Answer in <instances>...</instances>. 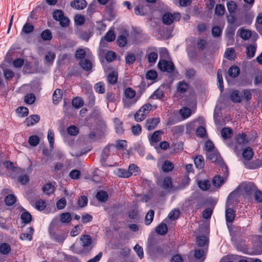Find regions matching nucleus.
<instances>
[{
	"label": "nucleus",
	"mask_w": 262,
	"mask_h": 262,
	"mask_svg": "<svg viewBox=\"0 0 262 262\" xmlns=\"http://www.w3.org/2000/svg\"><path fill=\"white\" fill-rule=\"evenodd\" d=\"M196 243L199 247L205 246L208 243V238L204 235L199 236L196 238Z\"/></svg>",
	"instance_id": "nucleus-55"
},
{
	"label": "nucleus",
	"mask_w": 262,
	"mask_h": 262,
	"mask_svg": "<svg viewBox=\"0 0 262 262\" xmlns=\"http://www.w3.org/2000/svg\"><path fill=\"white\" fill-rule=\"evenodd\" d=\"M240 190L244 191V197L249 198L251 196L257 188L253 182H246L243 183L239 187Z\"/></svg>",
	"instance_id": "nucleus-7"
},
{
	"label": "nucleus",
	"mask_w": 262,
	"mask_h": 262,
	"mask_svg": "<svg viewBox=\"0 0 262 262\" xmlns=\"http://www.w3.org/2000/svg\"><path fill=\"white\" fill-rule=\"evenodd\" d=\"M237 34H238L240 37L244 40L248 39L252 35L250 31L246 30L244 28H240L237 31Z\"/></svg>",
	"instance_id": "nucleus-25"
},
{
	"label": "nucleus",
	"mask_w": 262,
	"mask_h": 262,
	"mask_svg": "<svg viewBox=\"0 0 262 262\" xmlns=\"http://www.w3.org/2000/svg\"><path fill=\"white\" fill-rule=\"evenodd\" d=\"M239 196L240 188L238 187L229 194L226 201V206H232L235 202L238 201Z\"/></svg>",
	"instance_id": "nucleus-12"
},
{
	"label": "nucleus",
	"mask_w": 262,
	"mask_h": 262,
	"mask_svg": "<svg viewBox=\"0 0 262 262\" xmlns=\"http://www.w3.org/2000/svg\"><path fill=\"white\" fill-rule=\"evenodd\" d=\"M96 198L101 202H105L108 198V194L105 191L101 190L96 194Z\"/></svg>",
	"instance_id": "nucleus-43"
},
{
	"label": "nucleus",
	"mask_w": 262,
	"mask_h": 262,
	"mask_svg": "<svg viewBox=\"0 0 262 262\" xmlns=\"http://www.w3.org/2000/svg\"><path fill=\"white\" fill-rule=\"evenodd\" d=\"M62 96V91L60 89H56L52 96L53 102L54 104L57 105L61 100Z\"/></svg>",
	"instance_id": "nucleus-20"
},
{
	"label": "nucleus",
	"mask_w": 262,
	"mask_h": 262,
	"mask_svg": "<svg viewBox=\"0 0 262 262\" xmlns=\"http://www.w3.org/2000/svg\"><path fill=\"white\" fill-rule=\"evenodd\" d=\"M154 214L155 212L153 210L150 209L148 211L145 217V224L146 225H149L151 224L153 221Z\"/></svg>",
	"instance_id": "nucleus-44"
},
{
	"label": "nucleus",
	"mask_w": 262,
	"mask_h": 262,
	"mask_svg": "<svg viewBox=\"0 0 262 262\" xmlns=\"http://www.w3.org/2000/svg\"><path fill=\"white\" fill-rule=\"evenodd\" d=\"M11 250L10 245L7 243H2L0 245V252L4 255L8 254Z\"/></svg>",
	"instance_id": "nucleus-53"
},
{
	"label": "nucleus",
	"mask_w": 262,
	"mask_h": 262,
	"mask_svg": "<svg viewBox=\"0 0 262 262\" xmlns=\"http://www.w3.org/2000/svg\"><path fill=\"white\" fill-rule=\"evenodd\" d=\"M117 45L121 47H124L127 44V38L123 35H119L117 39Z\"/></svg>",
	"instance_id": "nucleus-58"
},
{
	"label": "nucleus",
	"mask_w": 262,
	"mask_h": 262,
	"mask_svg": "<svg viewBox=\"0 0 262 262\" xmlns=\"http://www.w3.org/2000/svg\"><path fill=\"white\" fill-rule=\"evenodd\" d=\"M240 70L239 68L237 66H232L228 70V74L229 75L233 78L236 77L239 74Z\"/></svg>",
	"instance_id": "nucleus-38"
},
{
	"label": "nucleus",
	"mask_w": 262,
	"mask_h": 262,
	"mask_svg": "<svg viewBox=\"0 0 262 262\" xmlns=\"http://www.w3.org/2000/svg\"><path fill=\"white\" fill-rule=\"evenodd\" d=\"M148 251L153 254L160 255L163 253V248L154 239L149 241L147 246Z\"/></svg>",
	"instance_id": "nucleus-8"
},
{
	"label": "nucleus",
	"mask_w": 262,
	"mask_h": 262,
	"mask_svg": "<svg viewBox=\"0 0 262 262\" xmlns=\"http://www.w3.org/2000/svg\"><path fill=\"white\" fill-rule=\"evenodd\" d=\"M79 64L81 68L85 71H89L92 68V62L89 59H85L81 60Z\"/></svg>",
	"instance_id": "nucleus-37"
},
{
	"label": "nucleus",
	"mask_w": 262,
	"mask_h": 262,
	"mask_svg": "<svg viewBox=\"0 0 262 262\" xmlns=\"http://www.w3.org/2000/svg\"><path fill=\"white\" fill-rule=\"evenodd\" d=\"M149 9V5L143 1L135 7V13L137 15H145Z\"/></svg>",
	"instance_id": "nucleus-13"
},
{
	"label": "nucleus",
	"mask_w": 262,
	"mask_h": 262,
	"mask_svg": "<svg viewBox=\"0 0 262 262\" xmlns=\"http://www.w3.org/2000/svg\"><path fill=\"white\" fill-rule=\"evenodd\" d=\"M256 52V46L253 44H249L246 48V54L249 58H252L254 56Z\"/></svg>",
	"instance_id": "nucleus-33"
},
{
	"label": "nucleus",
	"mask_w": 262,
	"mask_h": 262,
	"mask_svg": "<svg viewBox=\"0 0 262 262\" xmlns=\"http://www.w3.org/2000/svg\"><path fill=\"white\" fill-rule=\"evenodd\" d=\"M94 89L96 92L99 94H103L105 92V85L102 82H99L95 84Z\"/></svg>",
	"instance_id": "nucleus-56"
},
{
	"label": "nucleus",
	"mask_w": 262,
	"mask_h": 262,
	"mask_svg": "<svg viewBox=\"0 0 262 262\" xmlns=\"http://www.w3.org/2000/svg\"><path fill=\"white\" fill-rule=\"evenodd\" d=\"M226 11L224 5L217 4L214 9V14L216 16H223Z\"/></svg>",
	"instance_id": "nucleus-30"
},
{
	"label": "nucleus",
	"mask_w": 262,
	"mask_h": 262,
	"mask_svg": "<svg viewBox=\"0 0 262 262\" xmlns=\"http://www.w3.org/2000/svg\"><path fill=\"white\" fill-rule=\"evenodd\" d=\"M116 35L113 31L110 30L108 31L103 39H101L100 42V45H102L103 39L108 42H111L115 40Z\"/></svg>",
	"instance_id": "nucleus-32"
},
{
	"label": "nucleus",
	"mask_w": 262,
	"mask_h": 262,
	"mask_svg": "<svg viewBox=\"0 0 262 262\" xmlns=\"http://www.w3.org/2000/svg\"><path fill=\"white\" fill-rule=\"evenodd\" d=\"M207 159L211 160L212 162L220 163L222 170L225 172H228V167L227 165L222 162L220 161L221 157L217 151H209L206 153Z\"/></svg>",
	"instance_id": "nucleus-6"
},
{
	"label": "nucleus",
	"mask_w": 262,
	"mask_h": 262,
	"mask_svg": "<svg viewBox=\"0 0 262 262\" xmlns=\"http://www.w3.org/2000/svg\"><path fill=\"white\" fill-rule=\"evenodd\" d=\"M163 132L161 130L155 131L149 138V141L151 145L154 143H157L161 140L160 135L163 134Z\"/></svg>",
	"instance_id": "nucleus-21"
},
{
	"label": "nucleus",
	"mask_w": 262,
	"mask_h": 262,
	"mask_svg": "<svg viewBox=\"0 0 262 262\" xmlns=\"http://www.w3.org/2000/svg\"><path fill=\"white\" fill-rule=\"evenodd\" d=\"M83 100L79 97H76L72 100V105L76 108H79L83 105Z\"/></svg>",
	"instance_id": "nucleus-59"
},
{
	"label": "nucleus",
	"mask_w": 262,
	"mask_h": 262,
	"mask_svg": "<svg viewBox=\"0 0 262 262\" xmlns=\"http://www.w3.org/2000/svg\"><path fill=\"white\" fill-rule=\"evenodd\" d=\"M107 81L109 83L112 84H115L118 81V74L116 72H112L107 76Z\"/></svg>",
	"instance_id": "nucleus-34"
},
{
	"label": "nucleus",
	"mask_w": 262,
	"mask_h": 262,
	"mask_svg": "<svg viewBox=\"0 0 262 262\" xmlns=\"http://www.w3.org/2000/svg\"><path fill=\"white\" fill-rule=\"evenodd\" d=\"M217 80L218 81V88L222 92L224 90L223 79L222 76V72L221 69H219L217 72Z\"/></svg>",
	"instance_id": "nucleus-36"
},
{
	"label": "nucleus",
	"mask_w": 262,
	"mask_h": 262,
	"mask_svg": "<svg viewBox=\"0 0 262 262\" xmlns=\"http://www.w3.org/2000/svg\"><path fill=\"white\" fill-rule=\"evenodd\" d=\"M159 118L149 119L146 120L145 127L148 130L154 129L160 122Z\"/></svg>",
	"instance_id": "nucleus-16"
},
{
	"label": "nucleus",
	"mask_w": 262,
	"mask_h": 262,
	"mask_svg": "<svg viewBox=\"0 0 262 262\" xmlns=\"http://www.w3.org/2000/svg\"><path fill=\"white\" fill-rule=\"evenodd\" d=\"M115 173L116 176L120 178H128L130 177V174L128 171V170L122 168H118L115 171Z\"/></svg>",
	"instance_id": "nucleus-27"
},
{
	"label": "nucleus",
	"mask_w": 262,
	"mask_h": 262,
	"mask_svg": "<svg viewBox=\"0 0 262 262\" xmlns=\"http://www.w3.org/2000/svg\"><path fill=\"white\" fill-rule=\"evenodd\" d=\"M87 3L85 0H74L71 2L70 6L76 9L82 10L86 7Z\"/></svg>",
	"instance_id": "nucleus-17"
},
{
	"label": "nucleus",
	"mask_w": 262,
	"mask_h": 262,
	"mask_svg": "<svg viewBox=\"0 0 262 262\" xmlns=\"http://www.w3.org/2000/svg\"><path fill=\"white\" fill-rule=\"evenodd\" d=\"M16 202V198L14 194H8L5 198V202L7 206H11Z\"/></svg>",
	"instance_id": "nucleus-40"
},
{
	"label": "nucleus",
	"mask_w": 262,
	"mask_h": 262,
	"mask_svg": "<svg viewBox=\"0 0 262 262\" xmlns=\"http://www.w3.org/2000/svg\"><path fill=\"white\" fill-rule=\"evenodd\" d=\"M248 142L247 135L243 133L237 135L235 142H230L227 143V146L233 149L235 153L238 154Z\"/></svg>",
	"instance_id": "nucleus-2"
},
{
	"label": "nucleus",
	"mask_w": 262,
	"mask_h": 262,
	"mask_svg": "<svg viewBox=\"0 0 262 262\" xmlns=\"http://www.w3.org/2000/svg\"><path fill=\"white\" fill-rule=\"evenodd\" d=\"M164 97V93L163 91L159 88L153 93V94L150 96L149 98L160 100Z\"/></svg>",
	"instance_id": "nucleus-35"
},
{
	"label": "nucleus",
	"mask_w": 262,
	"mask_h": 262,
	"mask_svg": "<svg viewBox=\"0 0 262 262\" xmlns=\"http://www.w3.org/2000/svg\"><path fill=\"white\" fill-rule=\"evenodd\" d=\"M112 146L107 145L102 150L100 162L103 166H105L106 161L110 154V148Z\"/></svg>",
	"instance_id": "nucleus-19"
},
{
	"label": "nucleus",
	"mask_w": 262,
	"mask_h": 262,
	"mask_svg": "<svg viewBox=\"0 0 262 262\" xmlns=\"http://www.w3.org/2000/svg\"><path fill=\"white\" fill-rule=\"evenodd\" d=\"M51 237L57 243H63L66 238L67 234L62 232H53L51 233Z\"/></svg>",
	"instance_id": "nucleus-18"
},
{
	"label": "nucleus",
	"mask_w": 262,
	"mask_h": 262,
	"mask_svg": "<svg viewBox=\"0 0 262 262\" xmlns=\"http://www.w3.org/2000/svg\"><path fill=\"white\" fill-rule=\"evenodd\" d=\"M116 53L113 51H108L105 55V58L107 62H111L116 59Z\"/></svg>",
	"instance_id": "nucleus-63"
},
{
	"label": "nucleus",
	"mask_w": 262,
	"mask_h": 262,
	"mask_svg": "<svg viewBox=\"0 0 262 262\" xmlns=\"http://www.w3.org/2000/svg\"><path fill=\"white\" fill-rule=\"evenodd\" d=\"M156 231L160 235H165L168 231V227L166 224L162 223L156 228Z\"/></svg>",
	"instance_id": "nucleus-31"
},
{
	"label": "nucleus",
	"mask_w": 262,
	"mask_h": 262,
	"mask_svg": "<svg viewBox=\"0 0 262 262\" xmlns=\"http://www.w3.org/2000/svg\"><path fill=\"white\" fill-rule=\"evenodd\" d=\"M33 196L34 193H30L28 194L27 195V199L32 204L37 210L39 211L43 210L46 207V203L43 200H39L37 201L36 202L33 203Z\"/></svg>",
	"instance_id": "nucleus-11"
},
{
	"label": "nucleus",
	"mask_w": 262,
	"mask_h": 262,
	"mask_svg": "<svg viewBox=\"0 0 262 262\" xmlns=\"http://www.w3.org/2000/svg\"><path fill=\"white\" fill-rule=\"evenodd\" d=\"M180 212L179 209H174L172 210L168 214V217L172 221L178 219L179 217Z\"/></svg>",
	"instance_id": "nucleus-64"
},
{
	"label": "nucleus",
	"mask_w": 262,
	"mask_h": 262,
	"mask_svg": "<svg viewBox=\"0 0 262 262\" xmlns=\"http://www.w3.org/2000/svg\"><path fill=\"white\" fill-rule=\"evenodd\" d=\"M188 88V85L185 82H179L177 86V90L181 93L186 92Z\"/></svg>",
	"instance_id": "nucleus-52"
},
{
	"label": "nucleus",
	"mask_w": 262,
	"mask_h": 262,
	"mask_svg": "<svg viewBox=\"0 0 262 262\" xmlns=\"http://www.w3.org/2000/svg\"><path fill=\"white\" fill-rule=\"evenodd\" d=\"M16 112L18 115L21 117H25L28 115L29 110L26 107L21 106L19 107L17 110Z\"/></svg>",
	"instance_id": "nucleus-60"
},
{
	"label": "nucleus",
	"mask_w": 262,
	"mask_h": 262,
	"mask_svg": "<svg viewBox=\"0 0 262 262\" xmlns=\"http://www.w3.org/2000/svg\"><path fill=\"white\" fill-rule=\"evenodd\" d=\"M230 99L234 103H240L243 100L249 101L252 98V94L248 90L242 91L237 90H232L229 95Z\"/></svg>",
	"instance_id": "nucleus-1"
},
{
	"label": "nucleus",
	"mask_w": 262,
	"mask_h": 262,
	"mask_svg": "<svg viewBox=\"0 0 262 262\" xmlns=\"http://www.w3.org/2000/svg\"><path fill=\"white\" fill-rule=\"evenodd\" d=\"M245 166L250 169H255L262 167V162L260 160L255 161H244Z\"/></svg>",
	"instance_id": "nucleus-14"
},
{
	"label": "nucleus",
	"mask_w": 262,
	"mask_h": 262,
	"mask_svg": "<svg viewBox=\"0 0 262 262\" xmlns=\"http://www.w3.org/2000/svg\"><path fill=\"white\" fill-rule=\"evenodd\" d=\"M20 218L23 223L28 224L31 221L32 215L28 211H25L21 214Z\"/></svg>",
	"instance_id": "nucleus-49"
},
{
	"label": "nucleus",
	"mask_w": 262,
	"mask_h": 262,
	"mask_svg": "<svg viewBox=\"0 0 262 262\" xmlns=\"http://www.w3.org/2000/svg\"><path fill=\"white\" fill-rule=\"evenodd\" d=\"M81 246L84 248L85 252H89L93 247L92 237L89 235H82L80 239Z\"/></svg>",
	"instance_id": "nucleus-10"
},
{
	"label": "nucleus",
	"mask_w": 262,
	"mask_h": 262,
	"mask_svg": "<svg viewBox=\"0 0 262 262\" xmlns=\"http://www.w3.org/2000/svg\"><path fill=\"white\" fill-rule=\"evenodd\" d=\"M140 171V168L135 164H132L128 166V171L130 173V176H137Z\"/></svg>",
	"instance_id": "nucleus-46"
},
{
	"label": "nucleus",
	"mask_w": 262,
	"mask_h": 262,
	"mask_svg": "<svg viewBox=\"0 0 262 262\" xmlns=\"http://www.w3.org/2000/svg\"><path fill=\"white\" fill-rule=\"evenodd\" d=\"M195 166L201 169L204 166V158L202 156L199 155L195 157L194 160Z\"/></svg>",
	"instance_id": "nucleus-42"
},
{
	"label": "nucleus",
	"mask_w": 262,
	"mask_h": 262,
	"mask_svg": "<svg viewBox=\"0 0 262 262\" xmlns=\"http://www.w3.org/2000/svg\"><path fill=\"white\" fill-rule=\"evenodd\" d=\"M29 232L23 233L20 235V238L21 240H28L30 241L32 239V234L34 232V229L33 227H30L28 228Z\"/></svg>",
	"instance_id": "nucleus-28"
},
{
	"label": "nucleus",
	"mask_w": 262,
	"mask_h": 262,
	"mask_svg": "<svg viewBox=\"0 0 262 262\" xmlns=\"http://www.w3.org/2000/svg\"><path fill=\"white\" fill-rule=\"evenodd\" d=\"M40 37L45 41L50 40L52 38V34L50 30L47 29L41 32Z\"/></svg>",
	"instance_id": "nucleus-47"
},
{
	"label": "nucleus",
	"mask_w": 262,
	"mask_h": 262,
	"mask_svg": "<svg viewBox=\"0 0 262 262\" xmlns=\"http://www.w3.org/2000/svg\"><path fill=\"white\" fill-rule=\"evenodd\" d=\"M180 114L184 119H187L191 115V110L188 107H185L180 110Z\"/></svg>",
	"instance_id": "nucleus-57"
},
{
	"label": "nucleus",
	"mask_w": 262,
	"mask_h": 262,
	"mask_svg": "<svg viewBox=\"0 0 262 262\" xmlns=\"http://www.w3.org/2000/svg\"><path fill=\"white\" fill-rule=\"evenodd\" d=\"M54 18L59 21L60 25L62 27H68L70 21L69 17H54Z\"/></svg>",
	"instance_id": "nucleus-50"
},
{
	"label": "nucleus",
	"mask_w": 262,
	"mask_h": 262,
	"mask_svg": "<svg viewBox=\"0 0 262 262\" xmlns=\"http://www.w3.org/2000/svg\"><path fill=\"white\" fill-rule=\"evenodd\" d=\"M198 185L199 188L204 191L208 190L210 186V182L208 180H201L198 182Z\"/></svg>",
	"instance_id": "nucleus-26"
},
{
	"label": "nucleus",
	"mask_w": 262,
	"mask_h": 262,
	"mask_svg": "<svg viewBox=\"0 0 262 262\" xmlns=\"http://www.w3.org/2000/svg\"><path fill=\"white\" fill-rule=\"evenodd\" d=\"M42 191L47 194H50L54 192V186L50 183H47L42 187Z\"/></svg>",
	"instance_id": "nucleus-54"
},
{
	"label": "nucleus",
	"mask_w": 262,
	"mask_h": 262,
	"mask_svg": "<svg viewBox=\"0 0 262 262\" xmlns=\"http://www.w3.org/2000/svg\"><path fill=\"white\" fill-rule=\"evenodd\" d=\"M124 95L126 99H132L135 98L136 92L132 88H127L124 91Z\"/></svg>",
	"instance_id": "nucleus-48"
},
{
	"label": "nucleus",
	"mask_w": 262,
	"mask_h": 262,
	"mask_svg": "<svg viewBox=\"0 0 262 262\" xmlns=\"http://www.w3.org/2000/svg\"><path fill=\"white\" fill-rule=\"evenodd\" d=\"M223 183V178L219 175L215 176L212 180V184L216 187H220Z\"/></svg>",
	"instance_id": "nucleus-45"
},
{
	"label": "nucleus",
	"mask_w": 262,
	"mask_h": 262,
	"mask_svg": "<svg viewBox=\"0 0 262 262\" xmlns=\"http://www.w3.org/2000/svg\"><path fill=\"white\" fill-rule=\"evenodd\" d=\"M158 66L161 71L168 73L173 72L175 69L172 61L166 60H160L158 62Z\"/></svg>",
	"instance_id": "nucleus-9"
},
{
	"label": "nucleus",
	"mask_w": 262,
	"mask_h": 262,
	"mask_svg": "<svg viewBox=\"0 0 262 262\" xmlns=\"http://www.w3.org/2000/svg\"><path fill=\"white\" fill-rule=\"evenodd\" d=\"M230 207L226 205L225 216L226 221L227 223H232L235 215V211L232 208H230Z\"/></svg>",
	"instance_id": "nucleus-15"
},
{
	"label": "nucleus",
	"mask_w": 262,
	"mask_h": 262,
	"mask_svg": "<svg viewBox=\"0 0 262 262\" xmlns=\"http://www.w3.org/2000/svg\"><path fill=\"white\" fill-rule=\"evenodd\" d=\"M161 20L163 24L169 25L174 21H179L180 17H149V19L151 26L156 28L158 30L160 29Z\"/></svg>",
	"instance_id": "nucleus-4"
},
{
	"label": "nucleus",
	"mask_w": 262,
	"mask_h": 262,
	"mask_svg": "<svg viewBox=\"0 0 262 262\" xmlns=\"http://www.w3.org/2000/svg\"><path fill=\"white\" fill-rule=\"evenodd\" d=\"M114 127L116 133L118 134H122L123 133L122 122L117 118L114 119Z\"/></svg>",
	"instance_id": "nucleus-22"
},
{
	"label": "nucleus",
	"mask_w": 262,
	"mask_h": 262,
	"mask_svg": "<svg viewBox=\"0 0 262 262\" xmlns=\"http://www.w3.org/2000/svg\"><path fill=\"white\" fill-rule=\"evenodd\" d=\"M40 120V116L38 115H31L27 118L25 122L27 126L33 125L37 123Z\"/></svg>",
	"instance_id": "nucleus-23"
},
{
	"label": "nucleus",
	"mask_w": 262,
	"mask_h": 262,
	"mask_svg": "<svg viewBox=\"0 0 262 262\" xmlns=\"http://www.w3.org/2000/svg\"><path fill=\"white\" fill-rule=\"evenodd\" d=\"M136 58L133 53H127L125 56V62L128 65L133 64L136 60Z\"/></svg>",
	"instance_id": "nucleus-51"
},
{
	"label": "nucleus",
	"mask_w": 262,
	"mask_h": 262,
	"mask_svg": "<svg viewBox=\"0 0 262 262\" xmlns=\"http://www.w3.org/2000/svg\"><path fill=\"white\" fill-rule=\"evenodd\" d=\"M242 155L245 161H250L253 156L252 149L250 147H246L243 150Z\"/></svg>",
	"instance_id": "nucleus-24"
},
{
	"label": "nucleus",
	"mask_w": 262,
	"mask_h": 262,
	"mask_svg": "<svg viewBox=\"0 0 262 262\" xmlns=\"http://www.w3.org/2000/svg\"><path fill=\"white\" fill-rule=\"evenodd\" d=\"M235 56V51L233 48H227L225 52L224 56L229 60H233Z\"/></svg>",
	"instance_id": "nucleus-39"
},
{
	"label": "nucleus",
	"mask_w": 262,
	"mask_h": 262,
	"mask_svg": "<svg viewBox=\"0 0 262 262\" xmlns=\"http://www.w3.org/2000/svg\"><path fill=\"white\" fill-rule=\"evenodd\" d=\"M228 21L230 24L228 26L226 32V39L227 40V46H232L234 42V33L236 30V27L234 23L236 21L237 17H228Z\"/></svg>",
	"instance_id": "nucleus-3"
},
{
	"label": "nucleus",
	"mask_w": 262,
	"mask_h": 262,
	"mask_svg": "<svg viewBox=\"0 0 262 262\" xmlns=\"http://www.w3.org/2000/svg\"><path fill=\"white\" fill-rule=\"evenodd\" d=\"M151 108L150 103L143 105L135 114V119L137 122H141L144 120Z\"/></svg>",
	"instance_id": "nucleus-5"
},
{
	"label": "nucleus",
	"mask_w": 262,
	"mask_h": 262,
	"mask_svg": "<svg viewBox=\"0 0 262 262\" xmlns=\"http://www.w3.org/2000/svg\"><path fill=\"white\" fill-rule=\"evenodd\" d=\"M221 135L224 140L229 139L233 134V130L229 127H224L221 130Z\"/></svg>",
	"instance_id": "nucleus-29"
},
{
	"label": "nucleus",
	"mask_w": 262,
	"mask_h": 262,
	"mask_svg": "<svg viewBox=\"0 0 262 262\" xmlns=\"http://www.w3.org/2000/svg\"><path fill=\"white\" fill-rule=\"evenodd\" d=\"M227 7L229 13L231 15L234 13L237 9V4L233 1H228L227 3Z\"/></svg>",
	"instance_id": "nucleus-41"
},
{
	"label": "nucleus",
	"mask_w": 262,
	"mask_h": 262,
	"mask_svg": "<svg viewBox=\"0 0 262 262\" xmlns=\"http://www.w3.org/2000/svg\"><path fill=\"white\" fill-rule=\"evenodd\" d=\"M39 141L40 139L36 135H33L29 137L28 142L30 145L36 146L39 144Z\"/></svg>",
	"instance_id": "nucleus-62"
},
{
	"label": "nucleus",
	"mask_w": 262,
	"mask_h": 262,
	"mask_svg": "<svg viewBox=\"0 0 262 262\" xmlns=\"http://www.w3.org/2000/svg\"><path fill=\"white\" fill-rule=\"evenodd\" d=\"M162 168L164 172L170 171L173 168V164L171 162L166 161L163 164Z\"/></svg>",
	"instance_id": "nucleus-61"
}]
</instances>
